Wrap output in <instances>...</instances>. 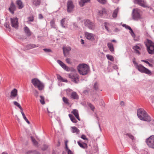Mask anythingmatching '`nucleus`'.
I'll list each match as a JSON object with an SVG mask.
<instances>
[{
	"instance_id": "obj_1",
	"label": "nucleus",
	"mask_w": 154,
	"mask_h": 154,
	"mask_svg": "<svg viewBox=\"0 0 154 154\" xmlns=\"http://www.w3.org/2000/svg\"><path fill=\"white\" fill-rule=\"evenodd\" d=\"M137 114L138 118L140 120L146 122L151 121V117L143 109L140 108L137 109Z\"/></svg>"
},
{
	"instance_id": "obj_2",
	"label": "nucleus",
	"mask_w": 154,
	"mask_h": 154,
	"mask_svg": "<svg viewBox=\"0 0 154 154\" xmlns=\"http://www.w3.org/2000/svg\"><path fill=\"white\" fill-rule=\"evenodd\" d=\"M77 69L79 72L82 75L87 74L90 70L89 66L85 64L79 65L77 67Z\"/></svg>"
},
{
	"instance_id": "obj_3",
	"label": "nucleus",
	"mask_w": 154,
	"mask_h": 154,
	"mask_svg": "<svg viewBox=\"0 0 154 154\" xmlns=\"http://www.w3.org/2000/svg\"><path fill=\"white\" fill-rule=\"evenodd\" d=\"M32 83L33 85L35 88H37L39 91H42L44 88L45 85L44 83L37 78L32 79Z\"/></svg>"
},
{
	"instance_id": "obj_4",
	"label": "nucleus",
	"mask_w": 154,
	"mask_h": 154,
	"mask_svg": "<svg viewBox=\"0 0 154 154\" xmlns=\"http://www.w3.org/2000/svg\"><path fill=\"white\" fill-rule=\"evenodd\" d=\"M148 53L150 54H154V43L149 40H147L145 43Z\"/></svg>"
},
{
	"instance_id": "obj_5",
	"label": "nucleus",
	"mask_w": 154,
	"mask_h": 154,
	"mask_svg": "<svg viewBox=\"0 0 154 154\" xmlns=\"http://www.w3.org/2000/svg\"><path fill=\"white\" fill-rule=\"evenodd\" d=\"M72 72L69 74V77L72 79L73 82L78 83L79 81V75L76 73L75 70L73 68H72Z\"/></svg>"
},
{
	"instance_id": "obj_6",
	"label": "nucleus",
	"mask_w": 154,
	"mask_h": 154,
	"mask_svg": "<svg viewBox=\"0 0 154 154\" xmlns=\"http://www.w3.org/2000/svg\"><path fill=\"white\" fill-rule=\"evenodd\" d=\"M136 68L139 71L142 73H145L148 75H151V72L150 70L145 68L141 64L138 65L137 64L136 66Z\"/></svg>"
},
{
	"instance_id": "obj_7",
	"label": "nucleus",
	"mask_w": 154,
	"mask_h": 154,
	"mask_svg": "<svg viewBox=\"0 0 154 154\" xmlns=\"http://www.w3.org/2000/svg\"><path fill=\"white\" fill-rule=\"evenodd\" d=\"M140 12V11L137 9H134L133 10L132 15L133 20H138L142 18Z\"/></svg>"
},
{
	"instance_id": "obj_8",
	"label": "nucleus",
	"mask_w": 154,
	"mask_h": 154,
	"mask_svg": "<svg viewBox=\"0 0 154 154\" xmlns=\"http://www.w3.org/2000/svg\"><path fill=\"white\" fill-rule=\"evenodd\" d=\"M146 142L149 147L154 149V136H151L146 139Z\"/></svg>"
},
{
	"instance_id": "obj_9",
	"label": "nucleus",
	"mask_w": 154,
	"mask_h": 154,
	"mask_svg": "<svg viewBox=\"0 0 154 154\" xmlns=\"http://www.w3.org/2000/svg\"><path fill=\"white\" fill-rule=\"evenodd\" d=\"M67 11L68 13L72 12L74 8V6L72 1L69 0L67 2Z\"/></svg>"
},
{
	"instance_id": "obj_10",
	"label": "nucleus",
	"mask_w": 154,
	"mask_h": 154,
	"mask_svg": "<svg viewBox=\"0 0 154 154\" xmlns=\"http://www.w3.org/2000/svg\"><path fill=\"white\" fill-rule=\"evenodd\" d=\"M11 25L13 27L17 29L18 27V19L17 18H11Z\"/></svg>"
},
{
	"instance_id": "obj_11",
	"label": "nucleus",
	"mask_w": 154,
	"mask_h": 154,
	"mask_svg": "<svg viewBox=\"0 0 154 154\" xmlns=\"http://www.w3.org/2000/svg\"><path fill=\"white\" fill-rule=\"evenodd\" d=\"M85 35L86 38L90 41L93 42L95 40V35L94 34L86 32L85 33Z\"/></svg>"
},
{
	"instance_id": "obj_12",
	"label": "nucleus",
	"mask_w": 154,
	"mask_h": 154,
	"mask_svg": "<svg viewBox=\"0 0 154 154\" xmlns=\"http://www.w3.org/2000/svg\"><path fill=\"white\" fill-rule=\"evenodd\" d=\"M85 26H87L90 29H94V23L91 22L89 20L87 19L85 22Z\"/></svg>"
},
{
	"instance_id": "obj_13",
	"label": "nucleus",
	"mask_w": 154,
	"mask_h": 154,
	"mask_svg": "<svg viewBox=\"0 0 154 154\" xmlns=\"http://www.w3.org/2000/svg\"><path fill=\"white\" fill-rule=\"evenodd\" d=\"M57 63L61 66V67L64 70L67 71H69L71 70L70 68L67 66L64 63L60 60H57Z\"/></svg>"
},
{
	"instance_id": "obj_14",
	"label": "nucleus",
	"mask_w": 154,
	"mask_h": 154,
	"mask_svg": "<svg viewBox=\"0 0 154 154\" xmlns=\"http://www.w3.org/2000/svg\"><path fill=\"white\" fill-rule=\"evenodd\" d=\"M17 95V90L16 88H14L11 91L10 97L12 99H14Z\"/></svg>"
},
{
	"instance_id": "obj_15",
	"label": "nucleus",
	"mask_w": 154,
	"mask_h": 154,
	"mask_svg": "<svg viewBox=\"0 0 154 154\" xmlns=\"http://www.w3.org/2000/svg\"><path fill=\"white\" fill-rule=\"evenodd\" d=\"M134 2L135 4H138L141 6L143 7L146 6L145 2L142 0H134Z\"/></svg>"
},
{
	"instance_id": "obj_16",
	"label": "nucleus",
	"mask_w": 154,
	"mask_h": 154,
	"mask_svg": "<svg viewBox=\"0 0 154 154\" xmlns=\"http://www.w3.org/2000/svg\"><path fill=\"white\" fill-rule=\"evenodd\" d=\"M71 48L69 46L63 47V51L64 56L66 57V54H68L69 52L71 51Z\"/></svg>"
},
{
	"instance_id": "obj_17",
	"label": "nucleus",
	"mask_w": 154,
	"mask_h": 154,
	"mask_svg": "<svg viewBox=\"0 0 154 154\" xmlns=\"http://www.w3.org/2000/svg\"><path fill=\"white\" fill-rule=\"evenodd\" d=\"M39 46L38 44L35 45L33 44H30L27 45L26 46V48L27 50L37 47Z\"/></svg>"
},
{
	"instance_id": "obj_18",
	"label": "nucleus",
	"mask_w": 154,
	"mask_h": 154,
	"mask_svg": "<svg viewBox=\"0 0 154 154\" xmlns=\"http://www.w3.org/2000/svg\"><path fill=\"white\" fill-rule=\"evenodd\" d=\"M9 11L13 14H14V11L16 10V7L15 5L12 2L10 7L9 8Z\"/></svg>"
},
{
	"instance_id": "obj_19",
	"label": "nucleus",
	"mask_w": 154,
	"mask_h": 154,
	"mask_svg": "<svg viewBox=\"0 0 154 154\" xmlns=\"http://www.w3.org/2000/svg\"><path fill=\"white\" fill-rule=\"evenodd\" d=\"M71 113L75 116V117L78 119V120H80V119L79 116L78 111L76 109H73L71 112Z\"/></svg>"
},
{
	"instance_id": "obj_20",
	"label": "nucleus",
	"mask_w": 154,
	"mask_h": 154,
	"mask_svg": "<svg viewBox=\"0 0 154 154\" xmlns=\"http://www.w3.org/2000/svg\"><path fill=\"white\" fill-rule=\"evenodd\" d=\"M24 29V32L27 36H29L31 35V32L28 27L25 26Z\"/></svg>"
},
{
	"instance_id": "obj_21",
	"label": "nucleus",
	"mask_w": 154,
	"mask_h": 154,
	"mask_svg": "<svg viewBox=\"0 0 154 154\" xmlns=\"http://www.w3.org/2000/svg\"><path fill=\"white\" fill-rule=\"evenodd\" d=\"M107 46L110 51L113 53L114 52V49L113 44L111 42H109L107 44Z\"/></svg>"
},
{
	"instance_id": "obj_22",
	"label": "nucleus",
	"mask_w": 154,
	"mask_h": 154,
	"mask_svg": "<svg viewBox=\"0 0 154 154\" xmlns=\"http://www.w3.org/2000/svg\"><path fill=\"white\" fill-rule=\"evenodd\" d=\"M71 97L74 99H78L79 96L76 92H73L71 94Z\"/></svg>"
},
{
	"instance_id": "obj_23",
	"label": "nucleus",
	"mask_w": 154,
	"mask_h": 154,
	"mask_svg": "<svg viewBox=\"0 0 154 154\" xmlns=\"http://www.w3.org/2000/svg\"><path fill=\"white\" fill-rule=\"evenodd\" d=\"M90 0H80L79 2V5L81 7L83 6L85 4L88 2Z\"/></svg>"
},
{
	"instance_id": "obj_24",
	"label": "nucleus",
	"mask_w": 154,
	"mask_h": 154,
	"mask_svg": "<svg viewBox=\"0 0 154 154\" xmlns=\"http://www.w3.org/2000/svg\"><path fill=\"white\" fill-rule=\"evenodd\" d=\"M17 4L19 9L22 8L24 6L23 5L21 0H18L17 1Z\"/></svg>"
},
{
	"instance_id": "obj_25",
	"label": "nucleus",
	"mask_w": 154,
	"mask_h": 154,
	"mask_svg": "<svg viewBox=\"0 0 154 154\" xmlns=\"http://www.w3.org/2000/svg\"><path fill=\"white\" fill-rule=\"evenodd\" d=\"M71 131L72 133H76L78 134L79 132V130L75 127H71Z\"/></svg>"
},
{
	"instance_id": "obj_26",
	"label": "nucleus",
	"mask_w": 154,
	"mask_h": 154,
	"mask_svg": "<svg viewBox=\"0 0 154 154\" xmlns=\"http://www.w3.org/2000/svg\"><path fill=\"white\" fill-rule=\"evenodd\" d=\"M69 116L72 122L74 123H76L77 122V121L72 115L69 114Z\"/></svg>"
},
{
	"instance_id": "obj_27",
	"label": "nucleus",
	"mask_w": 154,
	"mask_h": 154,
	"mask_svg": "<svg viewBox=\"0 0 154 154\" xmlns=\"http://www.w3.org/2000/svg\"><path fill=\"white\" fill-rule=\"evenodd\" d=\"M57 79L62 82H67L68 81L67 79H64L62 78L61 76H60V75H57Z\"/></svg>"
},
{
	"instance_id": "obj_28",
	"label": "nucleus",
	"mask_w": 154,
	"mask_h": 154,
	"mask_svg": "<svg viewBox=\"0 0 154 154\" xmlns=\"http://www.w3.org/2000/svg\"><path fill=\"white\" fill-rule=\"evenodd\" d=\"M78 143L79 146L82 148L85 149L87 148V144L85 143H84L83 144H82L80 143L79 141H78Z\"/></svg>"
},
{
	"instance_id": "obj_29",
	"label": "nucleus",
	"mask_w": 154,
	"mask_h": 154,
	"mask_svg": "<svg viewBox=\"0 0 154 154\" xmlns=\"http://www.w3.org/2000/svg\"><path fill=\"white\" fill-rule=\"evenodd\" d=\"M65 18H63L60 21V25L63 28H66V26L65 25Z\"/></svg>"
},
{
	"instance_id": "obj_30",
	"label": "nucleus",
	"mask_w": 154,
	"mask_h": 154,
	"mask_svg": "<svg viewBox=\"0 0 154 154\" xmlns=\"http://www.w3.org/2000/svg\"><path fill=\"white\" fill-rule=\"evenodd\" d=\"M33 4L36 5H39L40 3V0H32Z\"/></svg>"
},
{
	"instance_id": "obj_31",
	"label": "nucleus",
	"mask_w": 154,
	"mask_h": 154,
	"mask_svg": "<svg viewBox=\"0 0 154 154\" xmlns=\"http://www.w3.org/2000/svg\"><path fill=\"white\" fill-rule=\"evenodd\" d=\"M118 11V8L116 9L114 11L112 14V17L113 18H116L117 17Z\"/></svg>"
},
{
	"instance_id": "obj_32",
	"label": "nucleus",
	"mask_w": 154,
	"mask_h": 154,
	"mask_svg": "<svg viewBox=\"0 0 154 154\" xmlns=\"http://www.w3.org/2000/svg\"><path fill=\"white\" fill-rule=\"evenodd\" d=\"M50 25L52 28H55L56 25L55 24V20L54 19L52 20L50 22Z\"/></svg>"
},
{
	"instance_id": "obj_33",
	"label": "nucleus",
	"mask_w": 154,
	"mask_h": 154,
	"mask_svg": "<svg viewBox=\"0 0 154 154\" xmlns=\"http://www.w3.org/2000/svg\"><path fill=\"white\" fill-rule=\"evenodd\" d=\"M21 112L23 116V118L25 120V121L28 124H30V122H29L28 121V119H27V118H26V117L25 116V115L24 114V112H23V111H21Z\"/></svg>"
},
{
	"instance_id": "obj_34",
	"label": "nucleus",
	"mask_w": 154,
	"mask_h": 154,
	"mask_svg": "<svg viewBox=\"0 0 154 154\" xmlns=\"http://www.w3.org/2000/svg\"><path fill=\"white\" fill-rule=\"evenodd\" d=\"M106 57L107 59L110 60L112 61H114V59L113 57L109 54H107L106 55Z\"/></svg>"
},
{
	"instance_id": "obj_35",
	"label": "nucleus",
	"mask_w": 154,
	"mask_h": 154,
	"mask_svg": "<svg viewBox=\"0 0 154 154\" xmlns=\"http://www.w3.org/2000/svg\"><path fill=\"white\" fill-rule=\"evenodd\" d=\"M87 105L92 111H94L95 107L94 105L90 103H87Z\"/></svg>"
},
{
	"instance_id": "obj_36",
	"label": "nucleus",
	"mask_w": 154,
	"mask_h": 154,
	"mask_svg": "<svg viewBox=\"0 0 154 154\" xmlns=\"http://www.w3.org/2000/svg\"><path fill=\"white\" fill-rule=\"evenodd\" d=\"M125 135L126 136H128V137L131 139V140L133 141L134 140V136L132 135L131 133H127L125 134Z\"/></svg>"
},
{
	"instance_id": "obj_37",
	"label": "nucleus",
	"mask_w": 154,
	"mask_h": 154,
	"mask_svg": "<svg viewBox=\"0 0 154 154\" xmlns=\"http://www.w3.org/2000/svg\"><path fill=\"white\" fill-rule=\"evenodd\" d=\"M63 100L64 102V103L66 104L67 105H69V102L67 98L65 97H63Z\"/></svg>"
},
{
	"instance_id": "obj_38",
	"label": "nucleus",
	"mask_w": 154,
	"mask_h": 154,
	"mask_svg": "<svg viewBox=\"0 0 154 154\" xmlns=\"http://www.w3.org/2000/svg\"><path fill=\"white\" fill-rule=\"evenodd\" d=\"M40 97L41 98V99L40 100V102L42 104L44 105L45 104V103L44 101V97L43 96H40Z\"/></svg>"
},
{
	"instance_id": "obj_39",
	"label": "nucleus",
	"mask_w": 154,
	"mask_h": 154,
	"mask_svg": "<svg viewBox=\"0 0 154 154\" xmlns=\"http://www.w3.org/2000/svg\"><path fill=\"white\" fill-rule=\"evenodd\" d=\"M28 21L29 22H33L34 21V17L33 16H31L28 17L27 18Z\"/></svg>"
},
{
	"instance_id": "obj_40",
	"label": "nucleus",
	"mask_w": 154,
	"mask_h": 154,
	"mask_svg": "<svg viewBox=\"0 0 154 154\" xmlns=\"http://www.w3.org/2000/svg\"><path fill=\"white\" fill-rule=\"evenodd\" d=\"M4 26L6 28H8L9 29V30H10V27L9 23L8 22H6L4 24Z\"/></svg>"
},
{
	"instance_id": "obj_41",
	"label": "nucleus",
	"mask_w": 154,
	"mask_h": 154,
	"mask_svg": "<svg viewBox=\"0 0 154 154\" xmlns=\"http://www.w3.org/2000/svg\"><path fill=\"white\" fill-rule=\"evenodd\" d=\"M130 33L131 35L134 38L135 37V35L132 29L131 28L130 30Z\"/></svg>"
},
{
	"instance_id": "obj_42",
	"label": "nucleus",
	"mask_w": 154,
	"mask_h": 154,
	"mask_svg": "<svg viewBox=\"0 0 154 154\" xmlns=\"http://www.w3.org/2000/svg\"><path fill=\"white\" fill-rule=\"evenodd\" d=\"M141 61L142 62H144L145 63H146L148 64L149 65V66L150 67H153V65L149 63V62L147 60H141Z\"/></svg>"
},
{
	"instance_id": "obj_43",
	"label": "nucleus",
	"mask_w": 154,
	"mask_h": 154,
	"mask_svg": "<svg viewBox=\"0 0 154 154\" xmlns=\"http://www.w3.org/2000/svg\"><path fill=\"white\" fill-rule=\"evenodd\" d=\"M31 140L32 142L33 143L34 145H37L38 144V142L35 140V139L32 137H31Z\"/></svg>"
},
{
	"instance_id": "obj_44",
	"label": "nucleus",
	"mask_w": 154,
	"mask_h": 154,
	"mask_svg": "<svg viewBox=\"0 0 154 154\" xmlns=\"http://www.w3.org/2000/svg\"><path fill=\"white\" fill-rule=\"evenodd\" d=\"M72 24L73 28L75 29H76L78 27L77 24L75 22H73Z\"/></svg>"
},
{
	"instance_id": "obj_45",
	"label": "nucleus",
	"mask_w": 154,
	"mask_h": 154,
	"mask_svg": "<svg viewBox=\"0 0 154 154\" xmlns=\"http://www.w3.org/2000/svg\"><path fill=\"white\" fill-rule=\"evenodd\" d=\"M33 94L36 97H38V91L36 90H34L33 92Z\"/></svg>"
},
{
	"instance_id": "obj_46",
	"label": "nucleus",
	"mask_w": 154,
	"mask_h": 154,
	"mask_svg": "<svg viewBox=\"0 0 154 154\" xmlns=\"http://www.w3.org/2000/svg\"><path fill=\"white\" fill-rule=\"evenodd\" d=\"M99 3L101 4H104L106 3V0H97Z\"/></svg>"
},
{
	"instance_id": "obj_47",
	"label": "nucleus",
	"mask_w": 154,
	"mask_h": 154,
	"mask_svg": "<svg viewBox=\"0 0 154 154\" xmlns=\"http://www.w3.org/2000/svg\"><path fill=\"white\" fill-rule=\"evenodd\" d=\"M123 27H125V28L127 29H128L129 30L131 28V27L128 25H127L125 24H123L122 25Z\"/></svg>"
},
{
	"instance_id": "obj_48",
	"label": "nucleus",
	"mask_w": 154,
	"mask_h": 154,
	"mask_svg": "<svg viewBox=\"0 0 154 154\" xmlns=\"http://www.w3.org/2000/svg\"><path fill=\"white\" fill-rule=\"evenodd\" d=\"M48 147V146L46 145H44L43 146L42 148V149L43 150H46Z\"/></svg>"
},
{
	"instance_id": "obj_49",
	"label": "nucleus",
	"mask_w": 154,
	"mask_h": 154,
	"mask_svg": "<svg viewBox=\"0 0 154 154\" xmlns=\"http://www.w3.org/2000/svg\"><path fill=\"white\" fill-rule=\"evenodd\" d=\"M104 24H105L104 26H105V29H106V30L110 32V31L109 30L108 27L107 26L108 25H109V24H108V23H105Z\"/></svg>"
},
{
	"instance_id": "obj_50",
	"label": "nucleus",
	"mask_w": 154,
	"mask_h": 154,
	"mask_svg": "<svg viewBox=\"0 0 154 154\" xmlns=\"http://www.w3.org/2000/svg\"><path fill=\"white\" fill-rule=\"evenodd\" d=\"M14 104L17 106L18 107H19L20 106L19 103L17 102V101H15L13 102Z\"/></svg>"
},
{
	"instance_id": "obj_51",
	"label": "nucleus",
	"mask_w": 154,
	"mask_h": 154,
	"mask_svg": "<svg viewBox=\"0 0 154 154\" xmlns=\"http://www.w3.org/2000/svg\"><path fill=\"white\" fill-rule=\"evenodd\" d=\"M43 50L45 52H49L51 51V50L50 49L45 48L43 49Z\"/></svg>"
},
{
	"instance_id": "obj_52",
	"label": "nucleus",
	"mask_w": 154,
	"mask_h": 154,
	"mask_svg": "<svg viewBox=\"0 0 154 154\" xmlns=\"http://www.w3.org/2000/svg\"><path fill=\"white\" fill-rule=\"evenodd\" d=\"M94 88L96 90H97L98 89V85L97 83H95L94 84Z\"/></svg>"
},
{
	"instance_id": "obj_53",
	"label": "nucleus",
	"mask_w": 154,
	"mask_h": 154,
	"mask_svg": "<svg viewBox=\"0 0 154 154\" xmlns=\"http://www.w3.org/2000/svg\"><path fill=\"white\" fill-rule=\"evenodd\" d=\"M133 49L134 50L140 49V48L137 45H135L133 47Z\"/></svg>"
},
{
	"instance_id": "obj_54",
	"label": "nucleus",
	"mask_w": 154,
	"mask_h": 154,
	"mask_svg": "<svg viewBox=\"0 0 154 154\" xmlns=\"http://www.w3.org/2000/svg\"><path fill=\"white\" fill-rule=\"evenodd\" d=\"M105 13V11L104 10H101L99 11V13L100 14V16L102 15Z\"/></svg>"
},
{
	"instance_id": "obj_55",
	"label": "nucleus",
	"mask_w": 154,
	"mask_h": 154,
	"mask_svg": "<svg viewBox=\"0 0 154 154\" xmlns=\"http://www.w3.org/2000/svg\"><path fill=\"white\" fill-rule=\"evenodd\" d=\"M81 138L84 140H88V139L86 137L85 135L84 134H82L81 136Z\"/></svg>"
},
{
	"instance_id": "obj_56",
	"label": "nucleus",
	"mask_w": 154,
	"mask_h": 154,
	"mask_svg": "<svg viewBox=\"0 0 154 154\" xmlns=\"http://www.w3.org/2000/svg\"><path fill=\"white\" fill-rule=\"evenodd\" d=\"M34 150H29L26 153V154H32L33 153Z\"/></svg>"
},
{
	"instance_id": "obj_57",
	"label": "nucleus",
	"mask_w": 154,
	"mask_h": 154,
	"mask_svg": "<svg viewBox=\"0 0 154 154\" xmlns=\"http://www.w3.org/2000/svg\"><path fill=\"white\" fill-rule=\"evenodd\" d=\"M66 61L67 63H68L69 64L71 63V62H70V60L69 58H67L66 59Z\"/></svg>"
},
{
	"instance_id": "obj_58",
	"label": "nucleus",
	"mask_w": 154,
	"mask_h": 154,
	"mask_svg": "<svg viewBox=\"0 0 154 154\" xmlns=\"http://www.w3.org/2000/svg\"><path fill=\"white\" fill-rule=\"evenodd\" d=\"M135 52V53L137 54H140V52H139V51L138 50V49H136V50H134Z\"/></svg>"
},
{
	"instance_id": "obj_59",
	"label": "nucleus",
	"mask_w": 154,
	"mask_h": 154,
	"mask_svg": "<svg viewBox=\"0 0 154 154\" xmlns=\"http://www.w3.org/2000/svg\"><path fill=\"white\" fill-rule=\"evenodd\" d=\"M32 154H40V153L38 151L35 150H34L33 153Z\"/></svg>"
},
{
	"instance_id": "obj_60",
	"label": "nucleus",
	"mask_w": 154,
	"mask_h": 154,
	"mask_svg": "<svg viewBox=\"0 0 154 154\" xmlns=\"http://www.w3.org/2000/svg\"><path fill=\"white\" fill-rule=\"evenodd\" d=\"M39 19H42L43 18V17L42 14H40L39 15Z\"/></svg>"
},
{
	"instance_id": "obj_61",
	"label": "nucleus",
	"mask_w": 154,
	"mask_h": 154,
	"mask_svg": "<svg viewBox=\"0 0 154 154\" xmlns=\"http://www.w3.org/2000/svg\"><path fill=\"white\" fill-rule=\"evenodd\" d=\"M67 152L68 154H73L70 149H68V151Z\"/></svg>"
},
{
	"instance_id": "obj_62",
	"label": "nucleus",
	"mask_w": 154,
	"mask_h": 154,
	"mask_svg": "<svg viewBox=\"0 0 154 154\" xmlns=\"http://www.w3.org/2000/svg\"><path fill=\"white\" fill-rule=\"evenodd\" d=\"M120 105L121 106H124L125 105V103L124 102L122 101L120 102Z\"/></svg>"
},
{
	"instance_id": "obj_63",
	"label": "nucleus",
	"mask_w": 154,
	"mask_h": 154,
	"mask_svg": "<svg viewBox=\"0 0 154 154\" xmlns=\"http://www.w3.org/2000/svg\"><path fill=\"white\" fill-rule=\"evenodd\" d=\"M82 18L81 17H79L77 18V20L78 21H79L80 20H82Z\"/></svg>"
},
{
	"instance_id": "obj_64",
	"label": "nucleus",
	"mask_w": 154,
	"mask_h": 154,
	"mask_svg": "<svg viewBox=\"0 0 154 154\" xmlns=\"http://www.w3.org/2000/svg\"><path fill=\"white\" fill-rule=\"evenodd\" d=\"M114 31L115 32H117L119 31V30L117 28H116Z\"/></svg>"
}]
</instances>
